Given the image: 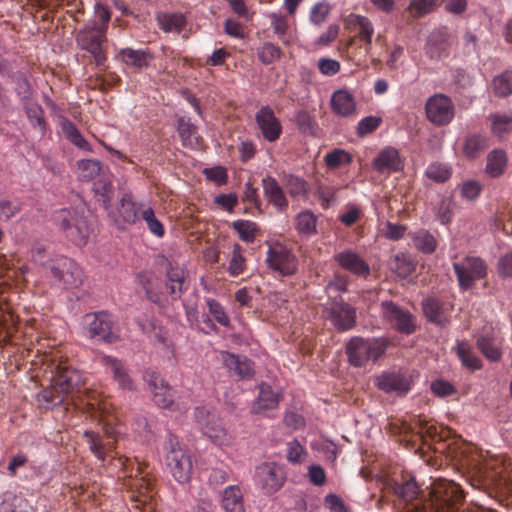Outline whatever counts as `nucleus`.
Masks as SVG:
<instances>
[{
    "label": "nucleus",
    "mask_w": 512,
    "mask_h": 512,
    "mask_svg": "<svg viewBox=\"0 0 512 512\" xmlns=\"http://www.w3.org/2000/svg\"><path fill=\"white\" fill-rule=\"evenodd\" d=\"M110 466L127 479L124 485L129 489L131 507L138 512H154L156 509L155 480L145 465L124 456H113Z\"/></svg>",
    "instance_id": "obj_1"
},
{
    "label": "nucleus",
    "mask_w": 512,
    "mask_h": 512,
    "mask_svg": "<svg viewBox=\"0 0 512 512\" xmlns=\"http://www.w3.org/2000/svg\"><path fill=\"white\" fill-rule=\"evenodd\" d=\"M82 402L88 407V412L91 416L99 418V421L102 423L104 435L86 430L83 436L93 455L98 460L104 462L106 457L113 451L120 435L119 429L113 424L114 418L109 415L110 402L101 393L94 390L87 391Z\"/></svg>",
    "instance_id": "obj_2"
},
{
    "label": "nucleus",
    "mask_w": 512,
    "mask_h": 512,
    "mask_svg": "<svg viewBox=\"0 0 512 512\" xmlns=\"http://www.w3.org/2000/svg\"><path fill=\"white\" fill-rule=\"evenodd\" d=\"M137 278L140 286L145 291L146 297L151 302L159 305L166 301V294H168L172 300H177L187 289L185 270L171 262H168L166 267V292L162 291L158 277L151 272L142 271L138 274Z\"/></svg>",
    "instance_id": "obj_3"
},
{
    "label": "nucleus",
    "mask_w": 512,
    "mask_h": 512,
    "mask_svg": "<svg viewBox=\"0 0 512 512\" xmlns=\"http://www.w3.org/2000/svg\"><path fill=\"white\" fill-rule=\"evenodd\" d=\"M51 385L38 394V400L51 405H59L74 391L79 392L85 378L79 370L67 361L53 364Z\"/></svg>",
    "instance_id": "obj_4"
},
{
    "label": "nucleus",
    "mask_w": 512,
    "mask_h": 512,
    "mask_svg": "<svg viewBox=\"0 0 512 512\" xmlns=\"http://www.w3.org/2000/svg\"><path fill=\"white\" fill-rule=\"evenodd\" d=\"M387 349L383 338L352 337L345 345L348 363L355 368H364L380 359Z\"/></svg>",
    "instance_id": "obj_5"
},
{
    "label": "nucleus",
    "mask_w": 512,
    "mask_h": 512,
    "mask_svg": "<svg viewBox=\"0 0 512 512\" xmlns=\"http://www.w3.org/2000/svg\"><path fill=\"white\" fill-rule=\"evenodd\" d=\"M166 466L179 483H186L192 474V460L189 450L173 434H168L164 444Z\"/></svg>",
    "instance_id": "obj_6"
},
{
    "label": "nucleus",
    "mask_w": 512,
    "mask_h": 512,
    "mask_svg": "<svg viewBox=\"0 0 512 512\" xmlns=\"http://www.w3.org/2000/svg\"><path fill=\"white\" fill-rule=\"evenodd\" d=\"M107 32L99 29L95 20H89L76 33L77 46L88 52L97 67H104L107 61Z\"/></svg>",
    "instance_id": "obj_7"
},
{
    "label": "nucleus",
    "mask_w": 512,
    "mask_h": 512,
    "mask_svg": "<svg viewBox=\"0 0 512 512\" xmlns=\"http://www.w3.org/2000/svg\"><path fill=\"white\" fill-rule=\"evenodd\" d=\"M83 333L90 339L105 343H114L119 339L113 317L106 311L87 313L83 317Z\"/></svg>",
    "instance_id": "obj_8"
},
{
    "label": "nucleus",
    "mask_w": 512,
    "mask_h": 512,
    "mask_svg": "<svg viewBox=\"0 0 512 512\" xmlns=\"http://www.w3.org/2000/svg\"><path fill=\"white\" fill-rule=\"evenodd\" d=\"M55 220L65 233V236L76 246L87 244L90 228L85 217L76 210L62 209L57 212Z\"/></svg>",
    "instance_id": "obj_9"
},
{
    "label": "nucleus",
    "mask_w": 512,
    "mask_h": 512,
    "mask_svg": "<svg viewBox=\"0 0 512 512\" xmlns=\"http://www.w3.org/2000/svg\"><path fill=\"white\" fill-rule=\"evenodd\" d=\"M286 479L285 468L275 462H264L256 466L253 476L255 486L264 495H273L278 492Z\"/></svg>",
    "instance_id": "obj_10"
},
{
    "label": "nucleus",
    "mask_w": 512,
    "mask_h": 512,
    "mask_svg": "<svg viewBox=\"0 0 512 512\" xmlns=\"http://www.w3.org/2000/svg\"><path fill=\"white\" fill-rule=\"evenodd\" d=\"M194 415L203 435L207 436L216 445L222 446L229 444L231 436L223 426L219 415L209 411L205 407H196Z\"/></svg>",
    "instance_id": "obj_11"
},
{
    "label": "nucleus",
    "mask_w": 512,
    "mask_h": 512,
    "mask_svg": "<svg viewBox=\"0 0 512 512\" xmlns=\"http://www.w3.org/2000/svg\"><path fill=\"white\" fill-rule=\"evenodd\" d=\"M453 269L459 286L464 291L472 289L476 281L487 275L486 262L476 256H466L461 261L454 262Z\"/></svg>",
    "instance_id": "obj_12"
},
{
    "label": "nucleus",
    "mask_w": 512,
    "mask_h": 512,
    "mask_svg": "<svg viewBox=\"0 0 512 512\" xmlns=\"http://www.w3.org/2000/svg\"><path fill=\"white\" fill-rule=\"evenodd\" d=\"M427 119L436 126L448 125L454 118L455 107L452 100L441 93L428 98L425 104Z\"/></svg>",
    "instance_id": "obj_13"
},
{
    "label": "nucleus",
    "mask_w": 512,
    "mask_h": 512,
    "mask_svg": "<svg viewBox=\"0 0 512 512\" xmlns=\"http://www.w3.org/2000/svg\"><path fill=\"white\" fill-rule=\"evenodd\" d=\"M381 313L391 327L402 334L409 335L416 329L413 315L392 301L381 302Z\"/></svg>",
    "instance_id": "obj_14"
},
{
    "label": "nucleus",
    "mask_w": 512,
    "mask_h": 512,
    "mask_svg": "<svg viewBox=\"0 0 512 512\" xmlns=\"http://www.w3.org/2000/svg\"><path fill=\"white\" fill-rule=\"evenodd\" d=\"M266 262L268 267L281 276H290L296 273L298 260L285 246L276 244L267 251Z\"/></svg>",
    "instance_id": "obj_15"
},
{
    "label": "nucleus",
    "mask_w": 512,
    "mask_h": 512,
    "mask_svg": "<svg viewBox=\"0 0 512 512\" xmlns=\"http://www.w3.org/2000/svg\"><path fill=\"white\" fill-rule=\"evenodd\" d=\"M412 376L407 371H384L375 379V385L385 393L406 395L412 388Z\"/></svg>",
    "instance_id": "obj_16"
},
{
    "label": "nucleus",
    "mask_w": 512,
    "mask_h": 512,
    "mask_svg": "<svg viewBox=\"0 0 512 512\" xmlns=\"http://www.w3.org/2000/svg\"><path fill=\"white\" fill-rule=\"evenodd\" d=\"M328 318L338 331L351 330L356 324V310L344 302L341 297H335L328 309Z\"/></svg>",
    "instance_id": "obj_17"
},
{
    "label": "nucleus",
    "mask_w": 512,
    "mask_h": 512,
    "mask_svg": "<svg viewBox=\"0 0 512 512\" xmlns=\"http://www.w3.org/2000/svg\"><path fill=\"white\" fill-rule=\"evenodd\" d=\"M255 122L261 132L262 137L266 141L276 142L279 140L282 134V125L270 106H262L256 112Z\"/></svg>",
    "instance_id": "obj_18"
},
{
    "label": "nucleus",
    "mask_w": 512,
    "mask_h": 512,
    "mask_svg": "<svg viewBox=\"0 0 512 512\" xmlns=\"http://www.w3.org/2000/svg\"><path fill=\"white\" fill-rule=\"evenodd\" d=\"M145 381L151 387L153 400L161 408L174 410V390L156 372H146Z\"/></svg>",
    "instance_id": "obj_19"
},
{
    "label": "nucleus",
    "mask_w": 512,
    "mask_h": 512,
    "mask_svg": "<svg viewBox=\"0 0 512 512\" xmlns=\"http://www.w3.org/2000/svg\"><path fill=\"white\" fill-rule=\"evenodd\" d=\"M138 211V204L133 200L131 194L126 193L122 196L117 210L111 212L110 216L117 228L124 230L137 222L139 219Z\"/></svg>",
    "instance_id": "obj_20"
},
{
    "label": "nucleus",
    "mask_w": 512,
    "mask_h": 512,
    "mask_svg": "<svg viewBox=\"0 0 512 512\" xmlns=\"http://www.w3.org/2000/svg\"><path fill=\"white\" fill-rule=\"evenodd\" d=\"M334 260L341 268L359 278L367 279L370 275L371 270L369 264L358 253L351 249L335 254Z\"/></svg>",
    "instance_id": "obj_21"
},
{
    "label": "nucleus",
    "mask_w": 512,
    "mask_h": 512,
    "mask_svg": "<svg viewBox=\"0 0 512 512\" xmlns=\"http://www.w3.org/2000/svg\"><path fill=\"white\" fill-rule=\"evenodd\" d=\"M502 342V339L493 329L484 330L476 337L477 348L491 362L501 360Z\"/></svg>",
    "instance_id": "obj_22"
},
{
    "label": "nucleus",
    "mask_w": 512,
    "mask_h": 512,
    "mask_svg": "<svg viewBox=\"0 0 512 512\" xmlns=\"http://www.w3.org/2000/svg\"><path fill=\"white\" fill-rule=\"evenodd\" d=\"M100 363L106 369V372L112 375L113 380L118 384L119 388L123 390L134 389L133 381L122 360L105 355L100 358Z\"/></svg>",
    "instance_id": "obj_23"
},
{
    "label": "nucleus",
    "mask_w": 512,
    "mask_h": 512,
    "mask_svg": "<svg viewBox=\"0 0 512 512\" xmlns=\"http://www.w3.org/2000/svg\"><path fill=\"white\" fill-rule=\"evenodd\" d=\"M423 312L429 322L444 326L449 322L451 306L438 298H426L423 303Z\"/></svg>",
    "instance_id": "obj_24"
},
{
    "label": "nucleus",
    "mask_w": 512,
    "mask_h": 512,
    "mask_svg": "<svg viewBox=\"0 0 512 512\" xmlns=\"http://www.w3.org/2000/svg\"><path fill=\"white\" fill-rule=\"evenodd\" d=\"M280 394L275 392L270 385L261 383L259 385V395L253 403L251 412L254 414L267 415L268 412L278 408Z\"/></svg>",
    "instance_id": "obj_25"
},
{
    "label": "nucleus",
    "mask_w": 512,
    "mask_h": 512,
    "mask_svg": "<svg viewBox=\"0 0 512 512\" xmlns=\"http://www.w3.org/2000/svg\"><path fill=\"white\" fill-rule=\"evenodd\" d=\"M372 167L379 173H392L403 168L399 152L392 147H387L379 152L372 162Z\"/></svg>",
    "instance_id": "obj_26"
},
{
    "label": "nucleus",
    "mask_w": 512,
    "mask_h": 512,
    "mask_svg": "<svg viewBox=\"0 0 512 512\" xmlns=\"http://www.w3.org/2000/svg\"><path fill=\"white\" fill-rule=\"evenodd\" d=\"M345 25L349 29L357 30L356 37L364 42L365 53H368L374 33V28L371 21L365 16L351 13L346 17Z\"/></svg>",
    "instance_id": "obj_27"
},
{
    "label": "nucleus",
    "mask_w": 512,
    "mask_h": 512,
    "mask_svg": "<svg viewBox=\"0 0 512 512\" xmlns=\"http://www.w3.org/2000/svg\"><path fill=\"white\" fill-rule=\"evenodd\" d=\"M331 109L341 117L355 115L357 106L353 94L346 89L336 90L331 96Z\"/></svg>",
    "instance_id": "obj_28"
},
{
    "label": "nucleus",
    "mask_w": 512,
    "mask_h": 512,
    "mask_svg": "<svg viewBox=\"0 0 512 512\" xmlns=\"http://www.w3.org/2000/svg\"><path fill=\"white\" fill-rule=\"evenodd\" d=\"M177 131L182 145L187 148H199L202 144V137L198 134L197 127L187 117H180L177 120Z\"/></svg>",
    "instance_id": "obj_29"
},
{
    "label": "nucleus",
    "mask_w": 512,
    "mask_h": 512,
    "mask_svg": "<svg viewBox=\"0 0 512 512\" xmlns=\"http://www.w3.org/2000/svg\"><path fill=\"white\" fill-rule=\"evenodd\" d=\"M119 59L127 66L137 69L147 68L154 59L148 50L123 48L119 51Z\"/></svg>",
    "instance_id": "obj_30"
},
{
    "label": "nucleus",
    "mask_w": 512,
    "mask_h": 512,
    "mask_svg": "<svg viewBox=\"0 0 512 512\" xmlns=\"http://www.w3.org/2000/svg\"><path fill=\"white\" fill-rule=\"evenodd\" d=\"M221 507L225 512H245L243 492L238 485H229L223 490Z\"/></svg>",
    "instance_id": "obj_31"
},
{
    "label": "nucleus",
    "mask_w": 512,
    "mask_h": 512,
    "mask_svg": "<svg viewBox=\"0 0 512 512\" xmlns=\"http://www.w3.org/2000/svg\"><path fill=\"white\" fill-rule=\"evenodd\" d=\"M262 186L264 195L268 201L277 207L280 211L285 210L288 207V200L283 192V189L271 176H266L262 179Z\"/></svg>",
    "instance_id": "obj_32"
},
{
    "label": "nucleus",
    "mask_w": 512,
    "mask_h": 512,
    "mask_svg": "<svg viewBox=\"0 0 512 512\" xmlns=\"http://www.w3.org/2000/svg\"><path fill=\"white\" fill-rule=\"evenodd\" d=\"M228 369L241 379H250L254 375L253 362L245 356L227 354L224 359Z\"/></svg>",
    "instance_id": "obj_33"
},
{
    "label": "nucleus",
    "mask_w": 512,
    "mask_h": 512,
    "mask_svg": "<svg viewBox=\"0 0 512 512\" xmlns=\"http://www.w3.org/2000/svg\"><path fill=\"white\" fill-rule=\"evenodd\" d=\"M507 164L506 152L501 149H494L487 155L485 171L490 177L497 178L504 174Z\"/></svg>",
    "instance_id": "obj_34"
},
{
    "label": "nucleus",
    "mask_w": 512,
    "mask_h": 512,
    "mask_svg": "<svg viewBox=\"0 0 512 512\" xmlns=\"http://www.w3.org/2000/svg\"><path fill=\"white\" fill-rule=\"evenodd\" d=\"M22 106L30 125L35 129H39L41 135H44L47 128V122L42 106L35 101H28Z\"/></svg>",
    "instance_id": "obj_35"
},
{
    "label": "nucleus",
    "mask_w": 512,
    "mask_h": 512,
    "mask_svg": "<svg viewBox=\"0 0 512 512\" xmlns=\"http://www.w3.org/2000/svg\"><path fill=\"white\" fill-rule=\"evenodd\" d=\"M489 147V140L482 134L468 135L463 144V154L470 159L477 158Z\"/></svg>",
    "instance_id": "obj_36"
},
{
    "label": "nucleus",
    "mask_w": 512,
    "mask_h": 512,
    "mask_svg": "<svg viewBox=\"0 0 512 512\" xmlns=\"http://www.w3.org/2000/svg\"><path fill=\"white\" fill-rule=\"evenodd\" d=\"M62 269H66V276L63 277L62 286L64 288H77L83 282V270L72 259H63Z\"/></svg>",
    "instance_id": "obj_37"
},
{
    "label": "nucleus",
    "mask_w": 512,
    "mask_h": 512,
    "mask_svg": "<svg viewBox=\"0 0 512 512\" xmlns=\"http://www.w3.org/2000/svg\"><path fill=\"white\" fill-rule=\"evenodd\" d=\"M455 350L463 366L473 371L482 368L481 359L476 355L468 342H457Z\"/></svg>",
    "instance_id": "obj_38"
},
{
    "label": "nucleus",
    "mask_w": 512,
    "mask_h": 512,
    "mask_svg": "<svg viewBox=\"0 0 512 512\" xmlns=\"http://www.w3.org/2000/svg\"><path fill=\"white\" fill-rule=\"evenodd\" d=\"M156 19L164 32H180L186 25V18L182 13H160Z\"/></svg>",
    "instance_id": "obj_39"
},
{
    "label": "nucleus",
    "mask_w": 512,
    "mask_h": 512,
    "mask_svg": "<svg viewBox=\"0 0 512 512\" xmlns=\"http://www.w3.org/2000/svg\"><path fill=\"white\" fill-rule=\"evenodd\" d=\"M61 129L66 138L79 149L91 152L92 148L89 142L82 136L77 126L69 119L61 121Z\"/></svg>",
    "instance_id": "obj_40"
},
{
    "label": "nucleus",
    "mask_w": 512,
    "mask_h": 512,
    "mask_svg": "<svg viewBox=\"0 0 512 512\" xmlns=\"http://www.w3.org/2000/svg\"><path fill=\"white\" fill-rule=\"evenodd\" d=\"M79 178L83 181H91L104 174V167L99 160L82 159L77 162Z\"/></svg>",
    "instance_id": "obj_41"
},
{
    "label": "nucleus",
    "mask_w": 512,
    "mask_h": 512,
    "mask_svg": "<svg viewBox=\"0 0 512 512\" xmlns=\"http://www.w3.org/2000/svg\"><path fill=\"white\" fill-rule=\"evenodd\" d=\"M412 242L417 250L426 254L434 252L437 246L434 236L424 229L418 230L413 234Z\"/></svg>",
    "instance_id": "obj_42"
},
{
    "label": "nucleus",
    "mask_w": 512,
    "mask_h": 512,
    "mask_svg": "<svg viewBox=\"0 0 512 512\" xmlns=\"http://www.w3.org/2000/svg\"><path fill=\"white\" fill-rule=\"evenodd\" d=\"M232 228L238 233L240 240L252 243L258 233V226L250 220L239 219L232 223Z\"/></svg>",
    "instance_id": "obj_43"
},
{
    "label": "nucleus",
    "mask_w": 512,
    "mask_h": 512,
    "mask_svg": "<svg viewBox=\"0 0 512 512\" xmlns=\"http://www.w3.org/2000/svg\"><path fill=\"white\" fill-rule=\"evenodd\" d=\"M317 218L311 211H303L296 217V229L300 234L312 235L316 233Z\"/></svg>",
    "instance_id": "obj_44"
},
{
    "label": "nucleus",
    "mask_w": 512,
    "mask_h": 512,
    "mask_svg": "<svg viewBox=\"0 0 512 512\" xmlns=\"http://www.w3.org/2000/svg\"><path fill=\"white\" fill-rule=\"evenodd\" d=\"M493 134L502 137L512 129V115L495 113L488 117Z\"/></svg>",
    "instance_id": "obj_45"
},
{
    "label": "nucleus",
    "mask_w": 512,
    "mask_h": 512,
    "mask_svg": "<svg viewBox=\"0 0 512 512\" xmlns=\"http://www.w3.org/2000/svg\"><path fill=\"white\" fill-rule=\"evenodd\" d=\"M425 174L437 183H444L451 177L452 168L445 163L433 162L427 167Z\"/></svg>",
    "instance_id": "obj_46"
},
{
    "label": "nucleus",
    "mask_w": 512,
    "mask_h": 512,
    "mask_svg": "<svg viewBox=\"0 0 512 512\" xmlns=\"http://www.w3.org/2000/svg\"><path fill=\"white\" fill-rule=\"evenodd\" d=\"M142 219L146 222L147 228L158 238H161L165 234V228L162 222L156 218L154 210L151 207L143 209L141 212Z\"/></svg>",
    "instance_id": "obj_47"
},
{
    "label": "nucleus",
    "mask_w": 512,
    "mask_h": 512,
    "mask_svg": "<svg viewBox=\"0 0 512 512\" xmlns=\"http://www.w3.org/2000/svg\"><path fill=\"white\" fill-rule=\"evenodd\" d=\"M285 187L291 197H303L307 194V182L297 176L288 175L285 177Z\"/></svg>",
    "instance_id": "obj_48"
},
{
    "label": "nucleus",
    "mask_w": 512,
    "mask_h": 512,
    "mask_svg": "<svg viewBox=\"0 0 512 512\" xmlns=\"http://www.w3.org/2000/svg\"><path fill=\"white\" fill-rule=\"evenodd\" d=\"M245 258L242 254V247L239 244H235L232 250V256L228 266V273L233 276H239L245 270Z\"/></svg>",
    "instance_id": "obj_49"
},
{
    "label": "nucleus",
    "mask_w": 512,
    "mask_h": 512,
    "mask_svg": "<svg viewBox=\"0 0 512 512\" xmlns=\"http://www.w3.org/2000/svg\"><path fill=\"white\" fill-rule=\"evenodd\" d=\"M493 89L496 95L506 97L512 94V72L506 71L493 79Z\"/></svg>",
    "instance_id": "obj_50"
},
{
    "label": "nucleus",
    "mask_w": 512,
    "mask_h": 512,
    "mask_svg": "<svg viewBox=\"0 0 512 512\" xmlns=\"http://www.w3.org/2000/svg\"><path fill=\"white\" fill-rule=\"evenodd\" d=\"M258 59L265 65H269L274 63L276 60L280 59L282 55V51L279 46L266 42L263 46L258 50Z\"/></svg>",
    "instance_id": "obj_51"
},
{
    "label": "nucleus",
    "mask_w": 512,
    "mask_h": 512,
    "mask_svg": "<svg viewBox=\"0 0 512 512\" xmlns=\"http://www.w3.org/2000/svg\"><path fill=\"white\" fill-rule=\"evenodd\" d=\"M407 430L411 433L424 436H433L436 434V427L420 416H414L407 426Z\"/></svg>",
    "instance_id": "obj_52"
},
{
    "label": "nucleus",
    "mask_w": 512,
    "mask_h": 512,
    "mask_svg": "<svg viewBox=\"0 0 512 512\" xmlns=\"http://www.w3.org/2000/svg\"><path fill=\"white\" fill-rule=\"evenodd\" d=\"M351 161V155L343 149H334L325 156V163L330 169H336L342 165H347Z\"/></svg>",
    "instance_id": "obj_53"
},
{
    "label": "nucleus",
    "mask_w": 512,
    "mask_h": 512,
    "mask_svg": "<svg viewBox=\"0 0 512 512\" xmlns=\"http://www.w3.org/2000/svg\"><path fill=\"white\" fill-rule=\"evenodd\" d=\"M22 210L19 199H0V220L8 221Z\"/></svg>",
    "instance_id": "obj_54"
},
{
    "label": "nucleus",
    "mask_w": 512,
    "mask_h": 512,
    "mask_svg": "<svg viewBox=\"0 0 512 512\" xmlns=\"http://www.w3.org/2000/svg\"><path fill=\"white\" fill-rule=\"evenodd\" d=\"M205 303L208 307L209 313L214 317L215 321L224 327L229 326L230 318L219 301L213 298H206Z\"/></svg>",
    "instance_id": "obj_55"
},
{
    "label": "nucleus",
    "mask_w": 512,
    "mask_h": 512,
    "mask_svg": "<svg viewBox=\"0 0 512 512\" xmlns=\"http://www.w3.org/2000/svg\"><path fill=\"white\" fill-rule=\"evenodd\" d=\"M338 188L331 185H319L316 190V195L320 201V205L323 209H328L330 206L336 203V193Z\"/></svg>",
    "instance_id": "obj_56"
},
{
    "label": "nucleus",
    "mask_w": 512,
    "mask_h": 512,
    "mask_svg": "<svg viewBox=\"0 0 512 512\" xmlns=\"http://www.w3.org/2000/svg\"><path fill=\"white\" fill-rule=\"evenodd\" d=\"M382 124V118L380 116H367L362 118L356 128L357 135L359 137H365L374 131H376Z\"/></svg>",
    "instance_id": "obj_57"
},
{
    "label": "nucleus",
    "mask_w": 512,
    "mask_h": 512,
    "mask_svg": "<svg viewBox=\"0 0 512 512\" xmlns=\"http://www.w3.org/2000/svg\"><path fill=\"white\" fill-rule=\"evenodd\" d=\"M436 0H412L408 10L414 18H420L434 10Z\"/></svg>",
    "instance_id": "obj_58"
},
{
    "label": "nucleus",
    "mask_w": 512,
    "mask_h": 512,
    "mask_svg": "<svg viewBox=\"0 0 512 512\" xmlns=\"http://www.w3.org/2000/svg\"><path fill=\"white\" fill-rule=\"evenodd\" d=\"M330 13V6L327 3L319 2L313 5L310 11L309 19L316 26L322 25Z\"/></svg>",
    "instance_id": "obj_59"
},
{
    "label": "nucleus",
    "mask_w": 512,
    "mask_h": 512,
    "mask_svg": "<svg viewBox=\"0 0 512 512\" xmlns=\"http://www.w3.org/2000/svg\"><path fill=\"white\" fill-rule=\"evenodd\" d=\"M30 255L31 260L41 266H45L46 264L51 263L46 245L42 242H35L32 245Z\"/></svg>",
    "instance_id": "obj_60"
},
{
    "label": "nucleus",
    "mask_w": 512,
    "mask_h": 512,
    "mask_svg": "<svg viewBox=\"0 0 512 512\" xmlns=\"http://www.w3.org/2000/svg\"><path fill=\"white\" fill-rule=\"evenodd\" d=\"M94 13L97 22V26L99 29H103V31L107 32L108 24L111 19V11L110 9L102 4L101 2H96L94 5Z\"/></svg>",
    "instance_id": "obj_61"
},
{
    "label": "nucleus",
    "mask_w": 512,
    "mask_h": 512,
    "mask_svg": "<svg viewBox=\"0 0 512 512\" xmlns=\"http://www.w3.org/2000/svg\"><path fill=\"white\" fill-rule=\"evenodd\" d=\"M391 268L405 278L412 273L414 266L404 255H396L391 262Z\"/></svg>",
    "instance_id": "obj_62"
},
{
    "label": "nucleus",
    "mask_w": 512,
    "mask_h": 512,
    "mask_svg": "<svg viewBox=\"0 0 512 512\" xmlns=\"http://www.w3.org/2000/svg\"><path fill=\"white\" fill-rule=\"evenodd\" d=\"M482 187L478 181L467 180L464 181L460 186L461 197L472 201L479 197Z\"/></svg>",
    "instance_id": "obj_63"
},
{
    "label": "nucleus",
    "mask_w": 512,
    "mask_h": 512,
    "mask_svg": "<svg viewBox=\"0 0 512 512\" xmlns=\"http://www.w3.org/2000/svg\"><path fill=\"white\" fill-rule=\"evenodd\" d=\"M306 449L299 443L298 440H293L287 443V460L292 464L301 463Z\"/></svg>",
    "instance_id": "obj_64"
}]
</instances>
